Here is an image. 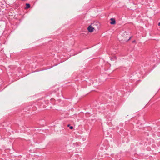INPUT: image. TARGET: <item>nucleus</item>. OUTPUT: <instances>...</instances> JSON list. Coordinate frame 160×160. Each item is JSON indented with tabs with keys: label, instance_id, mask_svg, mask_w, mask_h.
I'll return each instance as SVG.
<instances>
[{
	"label": "nucleus",
	"instance_id": "f257e3e1",
	"mask_svg": "<svg viewBox=\"0 0 160 160\" xmlns=\"http://www.w3.org/2000/svg\"><path fill=\"white\" fill-rule=\"evenodd\" d=\"M128 35L127 34V32H124V33L123 34V39L124 40L128 41V40H130V39L131 38V37H129L128 39L127 38V37H128L127 36Z\"/></svg>",
	"mask_w": 160,
	"mask_h": 160
},
{
	"label": "nucleus",
	"instance_id": "f03ea898",
	"mask_svg": "<svg viewBox=\"0 0 160 160\" xmlns=\"http://www.w3.org/2000/svg\"><path fill=\"white\" fill-rule=\"evenodd\" d=\"M94 28L91 26H89L88 28V29L89 32H93Z\"/></svg>",
	"mask_w": 160,
	"mask_h": 160
},
{
	"label": "nucleus",
	"instance_id": "7ed1b4c3",
	"mask_svg": "<svg viewBox=\"0 0 160 160\" xmlns=\"http://www.w3.org/2000/svg\"><path fill=\"white\" fill-rule=\"evenodd\" d=\"M110 20L111 22H110V23L112 25L115 24L116 23V21L115 19L113 18H111L110 19Z\"/></svg>",
	"mask_w": 160,
	"mask_h": 160
},
{
	"label": "nucleus",
	"instance_id": "20e7f679",
	"mask_svg": "<svg viewBox=\"0 0 160 160\" xmlns=\"http://www.w3.org/2000/svg\"><path fill=\"white\" fill-rule=\"evenodd\" d=\"M30 7V5L29 4L27 3L26 4V7L25 8V9H27L29 8Z\"/></svg>",
	"mask_w": 160,
	"mask_h": 160
},
{
	"label": "nucleus",
	"instance_id": "39448f33",
	"mask_svg": "<svg viewBox=\"0 0 160 160\" xmlns=\"http://www.w3.org/2000/svg\"><path fill=\"white\" fill-rule=\"evenodd\" d=\"M70 128L71 129H72L73 128V127L72 126H70Z\"/></svg>",
	"mask_w": 160,
	"mask_h": 160
},
{
	"label": "nucleus",
	"instance_id": "423d86ee",
	"mask_svg": "<svg viewBox=\"0 0 160 160\" xmlns=\"http://www.w3.org/2000/svg\"><path fill=\"white\" fill-rule=\"evenodd\" d=\"M158 25L159 26H160V22H159V23H158Z\"/></svg>",
	"mask_w": 160,
	"mask_h": 160
},
{
	"label": "nucleus",
	"instance_id": "0eeeda50",
	"mask_svg": "<svg viewBox=\"0 0 160 160\" xmlns=\"http://www.w3.org/2000/svg\"><path fill=\"white\" fill-rule=\"evenodd\" d=\"M68 127L69 126V125H68Z\"/></svg>",
	"mask_w": 160,
	"mask_h": 160
},
{
	"label": "nucleus",
	"instance_id": "6e6552de",
	"mask_svg": "<svg viewBox=\"0 0 160 160\" xmlns=\"http://www.w3.org/2000/svg\"><path fill=\"white\" fill-rule=\"evenodd\" d=\"M135 42V41H133V42Z\"/></svg>",
	"mask_w": 160,
	"mask_h": 160
}]
</instances>
